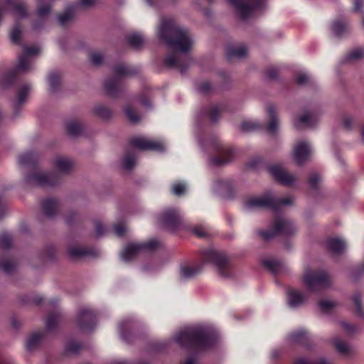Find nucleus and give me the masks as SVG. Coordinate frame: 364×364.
I'll list each match as a JSON object with an SVG mask.
<instances>
[{"instance_id": "nucleus-53", "label": "nucleus", "mask_w": 364, "mask_h": 364, "mask_svg": "<svg viewBox=\"0 0 364 364\" xmlns=\"http://www.w3.org/2000/svg\"><path fill=\"white\" fill-rule=\"evenodd\" d=\"M114 231L117 236H122L126 232V227L122 224H116L114 225Z\"/></svg>"}, {"instance_id": "nucleus-50", "label": "nucleus", "mask_w": 364, "mask_h": 364, "mask_svg": "<svg viewBox=\"0 0 364 364\" xmlns=\"http://www.w3.org/2000/svg\"><path fill=\"white\" fill-rule=\"evenodd\" d=\"M306 332L304 330H299L290 335V338L293 341H300L303 338H306Z\"/></svg>"}, {"instance_id": "nucleus-20", "label": "nucleus", "mask_w": 364, "mask_h": 364, "mask_svg": "<svg viewBox=\"0 0 364 364\" xmlns=\"http://www.w3.org/2000/svg\"><path fill=\"white\" fill-rule=\"evenodd\" d=\"M328 250L334 255L342 253L346 249L344 241L339 238H331L327 242Z\"/></svg>"}, {"instance_id": "nucleus-52", "label": "nucleus", "mask_w": 364, "mask_h": 364, "mask_svg": "<svg viewBox=\"0 0 364 364\" xmlns=\"http://www.w3.org/2000/svg\"><path fill=\"white\" fill-rule=\"evenodd\" d=\"M16 264L13 262H5L2 264L1 267L6 273H11L15 268Z\"/></svg>"}, {"instance_id": "nucleus-12", "label": "nucleus", "mask_w": 364, "mask_h": 364, "mask_svg": "<svg viewBox=\"0 0 364 364\" xmlns=\"http://www.w3.org/2000/svg\"><path fill=\"white\" fill-rule=\"evenodd\" d=\"M96 321V316L92 311L87 307L82 308L78 313L77 323L80 330H91Z\"/></svg>"}, {"instance_id": "nucleus-17", "label": "nucleus", "mask_w": 364, "mask_h": 364, "mask_svg": "<svg viewBox=\"0 0 364 364\" xmlns=\"http://www.w3.org/2000/svg\"><path fill=\"white\" fill-rule=\"evenodd\" d=\"M306 299L305 295L297 290H291L288 293V304L291 307H297Z\"/></svg>"}, {"instance_id": "nucleus-48", "label": "nucleus", "mask_w": 364, "mask_h": 364, "mask_svg": "<svg viewBox=\"0 0 364 364\" xmlns=\"http://www.w3.org/2000/svg\"><path fill=\"white\" fill-rule=\"evenodd\" d=\"M258 124L255 122H244L241 124V128L245 132H250L256 129Z\"/></svg>"}, {"instance_id": "nucleus-1", "label": "nucleus", "mask_w": 364, "mask_h": 364, "mask_svg": "<svg viewBox=\"0 0 364 364\" xmlns=\"http://www.w3.org/2000/svg\"><path fill=\"white\" fill-rule=\"evenodd\" d=\"M157 34L173 50L165 58V65L178 69L181 73L185 72L191 63V59L186 54L191 50L194 43L189 31L177 26L173 18L163 17L160 20Z\"/></svg>"}, {"instance_id": "nucleus-39", "label": "nucleus", "mask_w": 364, "mask_h": 364, "mask_svg": "<svg viewBox=\"0 0 364 364\" xmlns=\"http://www.w3.org/2000/svg\"><path fill=\"white\" fill-rule=\"evenodd\" d=\"M334 345L337 350L343 355H347L350 352V347L344 342L336 339Z\"/></svg>"}, {"instance_id": "nucleus-30", "label": "nucleus", "mask_w": 364, "mask_h": 364, "mask_svg": "<svg viewBox=\"0 0 364 364\" xmlns=\"http://www.w3.org/2000/svg\"><path fill=\"white\" fill-rule=\"evenodd\" d=\"M31 86L29 85H24L19 89L18 92V99L14 105L15 108L25 102L29 94Z\"/></svg>"}, {"instance_id": "nucleus-38", "label": "nucleus", "mask_w": 364, "mask_h": 364, "mask_svg": "<svg viewBox=\"0 0 364 364\" xmlns=\"http://www.w3.org/2000/svg\"><path fill=\"white\" fill-rule=\"evenodd\" d=\"M364 57V49L363 48H355L350 51L347 58L350 60H357Z\"/></svg>"}, {"instance_id": "nucleus-4", "label": "nucleus", "mask_w": 364, "mask_h": 364, "mask_svg": "<svg viewBox=\"0 0 364 364\" xmlns=\"http://www.w3.org/2000/svg\"><path fill=\"white\" fill-rule=\"evenodd\" d=\"M159 245V242L156 239L142 243H130L124 247L120 256L122 260L129 262L141 254L155 250Z\"/></svg>"}, {"instance_id": "nucleus-57", "label": "nucleus", "mask_w": 364, "mask_h": 364, "mask_svg": "<svg viewBox=\"0 0 364 364\" xmlns=\"http://www.w3.org/2000/svg\"><path fill=\"white\" fill-rule=\"evenodd\" d=\"M211 89V85L208 82H202L198 86V90L202 93H208Z\"/></svg>"}, {"instance_id": "nucleus-45", "label": "nucleus", "mask_w": 364, "mask_h": 364, "mask_svg": "<svg viewBox=\"0 0 364 364\" xmlns=\"http://www.w3.org/2000/svg\"><path fill=\"white\" fill-rule=\"evenodd\" d=\"M33 160L34 154L32 153H26L25 154H23L18 159L19 164L22 165L28 164L31 163Z\"/></svg>"}, {"instance_id": "nucleus-27", "label": "nucleus", "mask_w": 364, "mask_h": 364, "mask_svg": "<svg viewBox=\"0 0 364 364\" xmlns=\"http://www.w3.org/2000/svg\"><path fill=\"white\" fill-rule=\"evenodd\" d=\"M38 3V15L41 18L48 16L51 9L50 3L54 0H37Z\"/></svg>"}, {"instance_id": "nucleus-31", "label": "nucleus", "mask_w": 364, "mask_h": 364, "mask_svg": "<svg viewBox=\"0 0 364 364\" xmlns=\"http://www.w3.org/2000/svg\"><path fill=\"white\" fill-rule=\"evenodd\" d=\"M42 334L41 333H33L26 341V348L28 350H33L36 346H37L42 339Z\"/></svg>"}, {"instance_id": "nucleus-13", "label": "nucleus", "mask_w": 364, "mask_h": 364, "mask_svg": "<svg viewBox=\"0 0 364 364\" xmlns=\"http://www.w3.org/2000/svg\"><path fill=\"white\" fill-rule=\"evenodd\" d=\"M39 48L37 46L25 47L23 54L19 58L18 63L16 67L17 72H27L31 70L32 59L31 55L38 54Z\"/></svg>"}, {"instance_id": "nucleus-29", "label": "nucleus", "mask_w": 364, "mask_h": 364, "mask_svg": "<svg viewBox=\"0 0 364 364\" xmlns=\"http://www.w3.org/2000/svg\"><path fill=\"white\" fill-rule=\"evenodd\" d=\"M318 305L322 313L330 314L338 306V303L333 300L323 299L320 301Z\"/></svg>"}, {"instance_id": "nucleus-10", "label": "nucleus", "mask_w": 364, "mask_h": 364, "mask_svg": "<svg viewBox=\"0 0 364 364\" xmlns=\"http://www.w3.org/2000/svg\"><path fill=\"white\" fill-rule=\"evenodd\" d=\"M129 144L132 147L139 150H151L162 151L165 145L162 141L151 140L143 136H134L130 139Z\"/></svg>"}, {"instance_id": "nucleus-24", "label": "nucleus", "mask_w": 364, "mask_h": 364, "mask_svg": "<svg viewBox=\"0 0 364 364\" xmlns=\"http://www.w3.org/2000/svg\"><path fill=\"white\" fill-rule=\"evenodd\" d=\"M232 151L228 149H223L218 156L212 159V163L216 166H222L228 164L232 159Z\"/></svg>"}, {"instance_id": "nucleus-6", "label": "nucleus", "mask_w": 364, "mask_h": 364, "mask_svg": "<svg viewBox=\"0 0 364 364\" xmlns=\"http://www.w3.org/2000/svg\"><path fill=\"white\" fill-rule=\"evenodd\" d=\"M203 260L204 262L213 264L221 277L228 278L231 276L230 262L223 252L216 250H208L204 253Z\"/></svg>"}, {"instance_id": "nucleus-19", "label": "nucleus", "mask_w": 364, "mask_h": 364, "mask_svg": "<svg viewBox=\"0 0 364 364\" xmlns=\"http://www.w3.org/2000/svg\"><path fill=\"white\" fill-rule=\"evenodd\" d=\"M42 207L44 214L47 217L51 218L57 213L58 208V203L54 199L48 198L43 201Z\"/></svg>"}, {"instance_id": "nucleus-54", "label": "nucleus", "mask_w": 364, "mask_h": 364, "mask_svg": "<svg viewBox=\"0 0 364 364\" xmlns=\"http://www.w3.org/2000/svg\"><path fill=\"white\" fill-rule=\"evenodd\" d=\"M309 80V76L306 73H301L296 77V82L299 85H304Z\"/></svg>"}, {"instance_id": "nucleus-22", "label": "nucleus", "mask_w": 364, "mask_h": 364, "mask_svg": "<svg viewBox=\"0 0 364 364\" xmlns=\"http://www.w3.org/2000/svg\"><path fill=\"white\" fill-rule=\"evenodd\" d=\"M6 3L11 6V12L15 16L21 18L26 16V9L23 3L11 0H6Z\"/></svg>"}, {"instance_id": "nucleus-11", "label": "nucleus", "mask_w": 364, "mask_h": 364, "mask_svg": "<svg viewBox=\"0 0 364 364\" xmlns=\"http://www.w3.org/2000/svg\"><path fill=\"white\" fill-rule=\"evenodd\" d=\"M311 154L310 144L306 141H301L294 146L293 159L298 165H302L309 160Z\"/></svg>"}, {"instance_id": "nucleus-41", "label": "nucleus", "mask_w": 364, "mask_h": 364, "mask_svg": "<svg viewBox=\"0 0 364 364\" xmlns=\"http://www.w3.org/2000/svg\"><path fill=\"white\" fill-rule=\"evenodd\" d=\"M59 316L58 314L50 315L46 321V328L48 330H52L58 323Z\"/></svg>"}, {"instance_id": "nucleus-32", "label": "nucleus", "mask_w": 364, "mask_h": 364, "mask_svg": "<svg viewBox=\"0 0 364 364\" xmlns=\"http://www.w3.org/2000/svg\"><path fill=\"white\" fill-rule=\"evenodd\" d=\"M332 32L336 36H341L347 31V25L343 21H335L331 27Z\"/></svg>"}, {"instance_id": "nucleus-9", "label": "nucleus", "mask_w": 364, "mask_h": 364, "mask_svg": "<svg viewBox=\"0 0 364 364\" xmlns=\"http://www.w3.org/2000/svg\"><path fill=\"white\" fill-rule=\"evenodd\" d=\"M159 223L164 228L173 231L179 228L181 218L179 212L173 208L166 209L158 218Z\"/></svg>"}, {"instance_id": "nucleus-63", "label": "nucleus", "mask_w": 364, "mask_h": 364, "mask_svg": "<svg viewBox=\"0 0 364 364\" xmlns=\"http://www.w3.org/2000/svg\"><path fill=\"white\" fill-rule=\"evenodd\" d=\"M353 121L350 118L346 117L343 120V125L347 129H350L352 125Z\"/></svg>"}, {"instance_id": "nucleus-18", "label": "nucleus", "mask_w": 364, "mask_h": 364, "mask_svg": "<svg viewBox=\"0 0 364 364\" xmlns=\"http://www.w3.org/2000/svg\"><path fill=\"white\" fill-rule=\"evenodd\" d=\"M54 166L62 173H68L73 166V161L63 156H58L54 160Z\"/></svg>"}, {"instance_id": "nucleus-60", "label": "nucleus", "mask_w": 364, "mask_h": 364, "mask_svg": "<svg viewBox=\"0 0 364 364\" xmlns=\"http://www.w3.org/2000/svg\"><path fill=\"white\" fill-rule=\"evenodd\" d=\"M342 326L343 328L346 331L347 333H352L355 330V327L352 326L351 324L347 323L346 322L341 323Z\"/></svg>"}, {"instance_id": "nucleus-46", "label": "nucleus", "mask_w": 364, "mask_h": 364, "mask_svg": "<svg viewBox=\"0 0 364 364\" xmlns=\"http://www.w3.org/2000/svg\"><path fill=\"white\" fill-rule=\"evenodd\" d=\"M172 191L178 196H181L186 191V186L181 183H174L172 186Z\"/></svg>"}, {"instance_id": "nucleus-14", "label": "nucleus", "mask_w": 364, "mask_h": 364, "mask_svg": "<svg viewBox=\"0 0 364 364\" xmlns=\"http://www.w3.org/2000/svg\"><path fill=\"white\" fill-rule=\"evenodd\" d=\"M269 171L277 181L285 186L293 184L296 180L294 175L288 173L287 171L280 165L275 164L269 166Z\"/></svg>"}, {"instance_id": "nucleus-34", "label": "nucleus", "mask_w": 364, "mask_h": 364, "mask_svg": "<svg viewBox=\"0 0 364 364\" xmlns=\"http://www.w3.org/2000/svg\"><path fill=\"white\" fill-rule=\"evenodd\" d=\"M94 112L98 117L107 119L111 116L110 110L102 105H97L94 108Z\"/></svg>"}, {"instance_id": "nucleus-5", "label": "nucleus", "mask_w": 364, "mask_h": 364, "mask_svg": "<svg viewBox=\"0 0 364 364\" xmlns=\"http://www.w3.org/2000/svg\"><path fill=\"white\" fill-rule=\"evenodd\" d=\"M304 282L307 289L312 292L325 289L331 284V279L325 271H306Z\"/></svg>"}, {"instance_id": "nucleus-40", "label": "nucleus", "mask_w": 364, "mask_h": 364, "mask_svg": "<svg viewBox=\"0 0 364 364\" xmlns=\"http://www.w3.org/2000/svg\"><path fill=\"white\" fill-rule=\"evenodd\" d=\"M48 82L52 91H55L60 82L59 76L56 73H51L48 77Z\"/></svg>"}, {"instance_id": "nucleus-35", "label": "nucleus", "mask_w": 364, "mask_h": 364, "mask_svg": "<svg viewBox=\"0 0 364 364\" xmlns=\"http://www.w3.org/2000/svg\"><path fill=\"white\" fill-rule=\"evenodd\" d=\"M263 264L270 271L274 273H277L279 270V268L282 265L281 263L278 261L272 259L264 260Z\"/></svg>"}, {"instance_id": "nucleus-36", "label": "nucleus", "mask_w": 364, "mask_h": 364, "mask_svg": "<svg viewBox=\"0 0 364 364\" xmlns=\"http://www.w3.org/2000/svg\"><path fill=\"white\" fill-rule=\"evenodd\" d=\"M73 7H69L67 11L60 15L58 18V22L60 25H65L67 22L72 19L73 16Z\"/></svg>"}, {"instance_id": "nucleus-7", "label": "nucleus", "mask_w": 364, "mask_h": 364, "mask_svg": "<svg viewBox=\"0 0 364 364\" xmlns=\"http://www.w3.org/2000/svg\"><path fill=\"white\" fill-rule=\"evenodd\" d=\"M296 229L294 223L286 218L279 217L273 223V230L269 231H259L258 232L262 238L269 240L276 235H291L296 232Z\"/></svg>"}, {"instance_id": "nucleus-28", "label": "nucleus", "mask_w": 364, "mask_h": 364, "mask_svg": "<svg viewBox=\"0 0 364 364\" xmlns=\"http://www.w3.org/2000/svg\"><path fill=\"white\" fill-rule=\"evenodd\" d=\"M66 130L68 134L72 136H77L82 132V125L77 121H70L66 124Z\"/></svg>"}, {"instance_id": "nucleus-55", "label": "nucleus", "mask_w": 364, "mask_h": 364, "mask_svg": "<svg viewBox=\"0 0 364 364\" xmlns=\"http://www.w3.org/2000/svg\"><path fill=\"white\" fill-rule=\"evenodd\" d=\"M81 348V345L77 343H70L67 347V350L72 353H77Z\"/></svg>"}, {"instance_id": "nucleus-37", "label": "nucleus", "mask_w": 364, "mask_h": 364, "mask_svg": "<svg viewBox=\"0 0 364 364\" xmlns=\"http://www.w3.org/2000/svg\"><path fill=\"white\" fill-rule=\"evenodd\" d=\"M135 165V159L132 154L127 153L123 159V166L125 169L130 170Z\"/></svg>"}, {"instance_id": "nucleus-62", "label": "nucleus", "mask_w": 364, "mask_h": 364, "mask_svg": "<svg viewBox=\"0 0 364 364\" xmlns=\"http://www.w3.org/2000/svg\"><path fill=\"white\" fill-rule=\"evenodd\" d=\"M193 232L198 237H203L205 235L204 230L200 227H196L193 229Z\"/></svg>"}, {"instance_id": "nucleus-25", "label": "nucleus", "mask_w": 364, "mask_h": 364, "mask_svg": "<svg viewBox=\"0 0 364 364\" xmlns=\"http://www.w3.org/2000/svg\"><path fill=\"white\" fill-rule=\"evenodd\" d=\"M68 254L72 258H81L86 256L94 255L90 250L77 246L70 247L68 249Z\"/></svg>"}, {"instance_id": "nucleus-42", "label": "nucleus", "mask_w": 364, "mask_h": 364, "mask_svg": "<svg viewBox=\"0 0 364 364\" xmlns=\"http://www.w3.org/2000/svg\"><path fill=\"white\" fill-rule=\"evenodd\" d=\"M124 112L126 114V116L129 119L130 122L132 123H136L139 121V117L137 116L132 108L129 106L125 107Z\"/></svg>"}, {"instance_id": "nucleus-21", "label": "nucleus", "mask_w": 364, "mask_h": 364, "mask_svg": "<svg viewBox=\"0 0 364 364\" xmlns=\"http://www.w3.org/2000/svg\"><path fill=\"white\" fill-rule=\"evenodd\" d=\"M317 122V117L310 113H305L294 122V126L297 129L304 127H312Z\"/></svg>"}, {"instance_id": "nucleus-58", "label": "nucleus", "mask_w": 364, "mask_h": 364, "mask_svg": "<svg viewBox=\"0 0 364 364\" xmlns=\"http://www.w3.org/2000/svg\"><path fill=\"white\" fill-rule=\"evenodd\" d=\"M105 232V228L102 224L100 222L95 223V235L97 237L102 236Z\"/></svg>"}, {"instance_id": "nucleus-56", "label": "nucleus", "mask_w": 364, "mask_h": 364, "mask_svg": "<svg viewBox=\"0 0 364 364\" xmlns=\"http://www.w3.org/2000/svg\"><path fill=\"white\" fill-rule=\"evenodd\" d=\"M320 180L321 177L318 174L314 173L309 178V183L313 188H316L317 184Z\"/></svg>"}, {"instance_id": "nucleus-49", "label": "nucleus", "mask_w": 364, "mask_h": 364, "mask_svg": "<svg viewBox=\"0 0 364 364\" xmlns=\"http://www.w3.org/2000/svg\"><path fill=\"white\" fill-rule=\"evenodd\" d=\"M90 60L91 62L95 65H99L102 63L103 57L98 52H93L90 54Z\"/></svg>"}, {"instance_id": "nucleus-8", "label": "nucleus", "mask_w": 364, "mask_h": 364, "mask_svg": "<svg viewBox=\"0 0 364 364\" xmlns=\"http://www.w3.org/2000/svg\"><path fill=\"white\" fill-rule=\"evenodd\" d=\"M114 73L117 76L107 80L105 82V90L111 96H115L119 90L122 77L131 74L130 70L124 64L116 65L114 68Z\"/></svg>"}, {"instance_id": "nucleus-23", "label": "nucleus", "mask_w": 364, "mask_h": 364, "mask_svg": "<svg viewBox=\"0 0 364 364\" xmlns=\"http://www.w3.org/2000/svg\"><path fill=\"white\" fill-rule=\"evenodd\" d=\"M267 109L269 115V122L267 126V130L269 133L274 134L277 130L279 126V120L276 115L275 108L273 105H268Z\"/></svg>"}, {"instance_id": "nucleus-15", "label": "nucleus", "mask_w": 364, "mask_h": 364, "mask_svg": "<svg viewBox=\"0 0 364 364\" xmlns=\"http://www.w3.org/2000/svg\"><path fill=\"white\" fill-rule=\"evenodd\" d=\"M41 186H53L59 181V177L56 174L38 173L28 179Z\"/></svg>"}, {"instance_id": "nucleus-2", "label": "nucleus", "mask_w": 364, "mask_h": 364, "mask_svg": "<svg viewBox=\"0 0 364 364\" xmlns=\"http://www.w3.org/2000/svg\"><path fill=\"white\" fill-rule=\"evenodd\" d=\"M176 341L184 347L206 348L214 343L215 333L206 327H189L178 333Z\"/></svg>"}, {"instance_id": "nucleus-43", "label": "nucleus", "mask_w": 364, "mask_h": 364, "mask_svg": "<svg viewBox=\"0 0 364 364\" xmlns=\"http://www.w3.org/2000/svg\"><path fill=\"white\" fill-rule=\"evenodd\" d=\"M21 31L18 26H15L11 31L10 38L14 43H18L21 38Z\"/></svg>"}, {"instance_id": "nucleus-16", "label": "nucleus", "mask_w": 364, "mask_h": 364, "mask_svg": "<svg viewBox=\"0 0 364 364\" xmlns=\"http://www.w3.org/2000/svg\"><path fill=\"white\" fill-rule=\"evenodd\" d=\"M203 263L186 264L182 265L180 269V277L181 279H193L198 275L203 270Z\"/></svg>"}, {"instance_id": "nucleus-3", "label": "nucleus", "mask_w": 364, "mask_h": 364, "mask_svg": "<svg viewBox=\"0 0 364 364\" xmlns=\"http://www.w3.org/2000/svg\"><path fill=\"white\" fill-rule=\"evenodd\" d=\"M293 201V198L290 197L276 198L271 194L267 193L259 197H254L247 199L245 202V207L247 210L257 208H269L276 211L281 205H291Z\"/></svg>"}, {"instance_id": "nucleus-47", "label": "nucleus", "mask_w": 364, "mask_h": 364, "mask_svg": "<svg viewBox=\"0 0 364 364\" xmlns=\"http://www.w3.org/2000/svg\"><path fill=\"white\" fill-rule=\"evenodd\" d=\"M353 300L356 308L357 314L362 316L364 314V310L361 306L360 296L358 294L354 295Z\"/></svg>"}, {"instance_id": "nucleus-64", "label": "nucleus", "mask_w": 364, "mask_h": 364, "mask_svg": "<svg viewBox=\"0 0 364 364\" xmlns=\"http://www.w3.org/2000/svg\"><path fill=\"white\" fill-rule=\"evenodd\" d=\"M95 0H81L80 5L83 6H90L95 4Z\"/></svg>"}, {"instance_id": "nucleus-59", "label": "nucleus", "mask_w": 364, "mask_h": 364, "mask_svg": "<svg viewBox=\"0 0 364 364\" xmlns=\"http://www.w3.org/2000/svg\"><path fill=\"white\" fill-rule=\"evenodd\" d=\"M278 74V69L276 68H271L267 72V76L269 79H274Z\"/></svg>"}, {"instance_id": "nucleus-44", "label": "nucleus", "mask_w": 364, "mask_h": 364, "mask_svg": "<svg viewBox=\"0 0 364 364\" xmlns=\"http://www.w3.org/2000/svg\"><path fill=\"white\" fill-rule=\"evenodd\" d=\"M11 238L7 233H3L0 235V247L7 249L10 247Z\"/></svg>"}, {"instance_id": "nucleus-51", "label": "nucleus", "mask_w": 364, "mask_h": 364, "mask_svg": "<svg viewBox=\"0 0 364 364\" xmlns=\"http://www.w3.org/2000/svg\"><path fill=\"white\" fill-rule=\"evenodd\" d=\"M208 114L213 121H216L220 115V110L216 106L212 107L210 108Z\"/></svg>"}, {"instance_id": "nucleus-26", "label": "nucleus", "mask_w": 364, "mask_h": 364, "mask_svg": "<svg viewBox=\"0 0 364 364\" xmlns=\"http://www.w3.org/2000/svg\"><path fill=\"white\" fill-rule=\"evenodd\" d=\"M247 48L244 46H231L228 48L227 52V58L231 59L232 58H242L247 55Z\"/></svg>"}, {"instance_id": "nucleus-33", "label": "nucleus", "mask_w": 364, "mask_h": 364, "mask_svg": "<svg viewBox=\"0 0 364 364\" xmlns=\"http://www.w3.org/2000/svg\"><path fill=\"white\" fill-rule=\"evenodd\" d=\"M127 41L132 46L136 48H139L144 42V38L137 33L130 34L127 37Z\"/></svg>"}, {"instance_id": "nucleus-61", "label": "nucleus", "mask_w": 364, "mask_h": 364, "mask_svg": "<svg viewBox=\"0 0 364 364\" xmlns=\"http://www.w3.org/2000/svg\"><path fill=\"white\" fill-rule=\"evenodd\" d=\"M364 5V0H355L354 11H359Z\"/></svg>"}]
</instances>
